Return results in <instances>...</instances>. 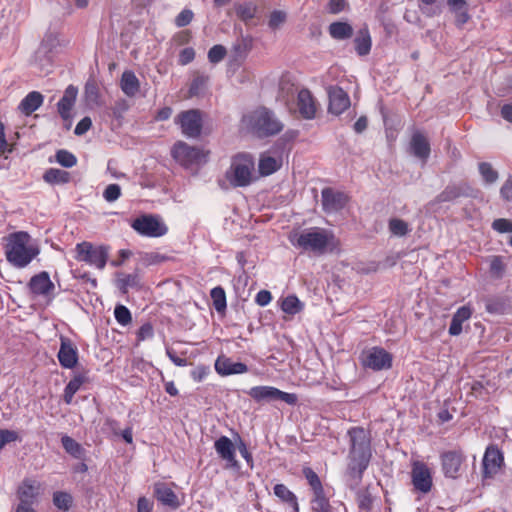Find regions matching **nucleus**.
<instances>
[{"instance_id": "nucleus-13", "label": "nucleus", "mask_w": 512, "mask_h": 512, "mask_svg": "<svg viewBox=\"0 0 512 512\" xmlns=\"http://www.w3.org/2000/svg\"><path fill=\"white\" fill-rule=\"evenodd\" d=\"M503 466L504 456L502 451L497 445H489L485 450L482 460L483 477L492 478L496 476Z\"/></svg>"}, {"instance_id": "nucleus-57", "label": "nucleus", "mask_w": 512, "mask_h": 512, "mask_svg": "<svg viewBox=\"0 0 512 512\" xmlns=\"http://www.w3.org/2000/svg\"><path fill=\"white\" fill-rule=\"evenodd\" d=\"M348 7L349 4L346 0H329L327 4V12L336 15L346 10Z\"/></svg>"}, {"instance_id": "nucleus-10", "label": "nucleus", "mask_w": 512, "mask_h": 512, "mask_svg": "<svg viewBox=\"0 0 512 512\" xmlns=\"http://www.w3.org/2000/svg\"><path fill=\"white\" fill-rule=\"evenodd\" d=\"M131 226L139 234L147 237H161L168 231L167 226L156 215H142L136 218Z\"/></svg>"}, {"instance_id": "nucleus-55", "label": "nucleus", "mask_w": 512, "mask_h": 512, "mask_svg": "<svg viewBox=\"0 0 512 512\" xmlns=\"http://www.w3.org/2000/svg\"><path fill=\"white\" fill-rule=\"evenodd\" d=\"M120 196L121 187L118 184H109L103 192V197L107 202H114Z\"/></svg>"}, {"instance_id": "nucleus-15", "label": "nucleus", "mask_w": 512, "mask_h": 512, "mask_svg": "<svg viewBox=\"0 0 512 512\" xmlns=\"http://www.w3.org/2000/svg\"><path fill=\"white\" fill-rule=\"evenodd\" d=\"M321 198L323 210L327 213L342 210L348 202V196L345 193L335 191L330 187L322 190Z\"/></svg>"}, {"instance_id": "nucleus-43", "label": "nucleus", "mask_w": 512, "mask_h": 512, "mask_svg": "<svg viewBox=\"0 0 512 512\" xmlns=\"http://www.w3.org/2000/svg\"><path fill=\"white\" fill-rule=\"evenodd\" d=\"M279 169L277 160L273 157H264L259 161V171L262 175H270Z\"/></svg>"}, {"instance_id": "nucleus-56", "label": "nucleus", "mask_w": 512, "mask_h": 512, "mask_svg": "<svg viewBox=\"0 0 512 512\" xmlns=\"http://www.w3.org/2000/svg\"><path fill=\"white\" fill-rule=\"evenodd\" d=\"M194 13L190 9H183L175 18V25L179 28L185 27L193 20Z\"/></svg>"}, {"instance_id": "nucleus-4", "label": "nucleus", "mask_w": 512, "mask_h": 512, "mask_svg": "<svg viewBox=\"0 0 512 512\" xmlns=\"http://www.w3.org/2000/svg\"><path fill=\"white\" fill-rule=\"evenodd\" d=\"M254 159L249 154H237L226 172V178L233 187H245L252 182Z\"/></svg>"}, {"instance_id": "nucleus-53", "label": "nucleus", "mask_w": 512, "mask_h": 512, "mask_svg": "<svg viewBox=\"0 0 512 512\" xmlns=\"http://www.w3.org/2000/svg\"><path fill=\"white\" fill-rule=\"evenodd\" d=\"M420 2V10L427 17H433L441 13V9L439 7H432L437 0H420Z\"/></svg>"}, {"instance_id": "nucleus-35", "label": "nucleus", "mask_w": 512, "mask_h": 512, "mask_svg": "<svg viewBox=\"0 0 512 512\" xmlns=\"http://www.w3.org/2000/svg\"><path fill=\"white\" fill-rule=\"evenodd\" d=\"M43 180L51 185L66 184L70 182L71 175L65 170L49 168L45 171Z\"/></svg>"}, {"instance_id": "nucleus-9", "label": "nucleus", "mask_w": 512, "mask_h": 512, "mask_svg": "<svg viewBox=\"0 0 512 512\" xmlns=\"http://www.w3.org/2000/svg\"><path fill=\"white\" fill-rule=\"evenodd\" d=\"M175 123L186 137L198 138L203 128L202 112L198 109L182 111L176 116Z\"/></svg>"}, {"instance_id": "nucleus-7", "label": "nucleus", "mask_w": 512, "mask_h": 512, "mask_svg": "<svg viewBox=\"0 0 512 512\" xmlns=\"http://www.w3.org/2000/svg\"><path fill=\"white\" fill-rule=\"evenodd\" d=\"M76 256L78 261L85 262L98 269L106 266L109 254L105 246H93L90 242H81L76 245Z\"/></svg>"}, {"instance_id": "nucleus-33", "label": "nucleus", "mask_w": 512, "mask_h": 512, "mask_svg": "<svg viewBox=\"0 0 512 512\" xmlns=\"http://www.w3.org/2000/svg\"><path fill=\"white\" fill-rule=\"evenodd\" d=\"M257 11V5L252 1L235 4L236 16L245 24H249L255 18Z\"/></svg>"}, {"instance_id": "nucleus-28", "label": "nucleus", "mask_w": 512, "mask_h": 512, "mask_svg": "<svg viewBox=\"0 0 512 512\" xmlns=\"http://www.w3.org/2000/svg\"><path fill=\"white\" fill-rule=\"evenodd\" d=\"M215 450L218 455L227 462L235 464V447L227 436H221L215 441Z\"/></svg>"}, {"instance_id": "nucleus-12", "label": "nucleus", "mask_w": 512, "mask_h": 512, "mask_svg": "<svg viewBox=\"0 0 512 512\" xmlns=\"http://www.w3.org/2000/svg\"><path fill=\"white\" fill-rule=\"evenodd\" d=\"M362 364L374 371L389 369L392 366V355L381 347H372L362 353Z\"/></svg>"}, {"instance_id": "nucleus-17", "label": "nucleus", "mask_w": 512, "mask_h": 512, "mask_svg": "<svg viewBox=\"0 0 512 512\" xmlns=\"http://www.w3.org/2000/svg\"><path fill=\"white\" fill-rule=\"evenodd\" d=\"M58 360L63 368L72 369L78 362V351L72 341L67 337H61Z\"/></svg>"}, {"instance_id": "nucleus-54", "label": "nucleus", "mask_w": 512, "mask_h": 512, "mask_svg": "<svg viewBox=\"0 0 512 512\" xmlns=\"http://www.w3.org/2000/svg\"><path fill=\"white\" fill-rule=\"evenodd\" d=\"M129 109V104L125 99H119L115 102V104L111 107L112 116L120 120L123 118L124 113Z\"/></svg>"}, {"instance_id": "nucleus-40", "label": "nucleus", "mask_w": 512, "mask_h": 512, "mask_svg": "<svg viewBox=\"0 0 512 512\" xmlns=\"http://www.w3.org/2000/svg\"><path fill=\"white\" fill-rule=\"evenodd\" d=\"M210 296L215 310L218 313L224 312L227 307L225 290L221 286L214 287L210 291Z\"/></svg>"}, {"instance_id": "nucleus-38", "label": "nucleus", "mask_w": 512, "mask_h": 512, "mask_svg": "<svg viewBox=\"0 0 512 512\" xmlns=\"http://www.w3.org/2000/svg\"><path fill=\"white\" fill-rule=\"evenodd\" d=\"M484 302L486 311L491 314H503L507 308L506 299L503 297H487Z\"/></svg>"}, {"instance_id": "nucleus-16", "label": "nucleus", "mask_w": 512, "mask_h": 512, "mask_svg": "<svg viewBox=\"0 0 512 512\" xmlns=\"http://www.w3.org/2000/svg\"><path fill=\"white\" fill-rule=\"evenodd\" d=\"M327 93L329 97L328 111L330 113L340 115L350 107V97L341 87L330 86Z\"/></svg>"}, {"instance_id": "nucleus-46", "label": "nucleus", "mask_w": 512, "mask_h": 512, "mask_svg": "<svg viewBox=\"0 0 512 512\" xmlns=\"http://www.w3.org/2000/svg\"><path fill=\"white\" fill-rule=\"evenodd\" d=\"M479 172L486 183L492 184L498 179V172L487 162L479 164Z\"/></svg>"}, {"instance_id": "nucleus-2", "label": "nucleus", "mask_w": 512, "mask_h": 512, "mask_svg": "<svg viewBox=\"0 0 512 512\" xmlns=\"http://www.w3.org/2000/svg\"><path fill=\"white\" fill-rule=\"evenodd\" d=\"M30 240V235L24 231L14 232L8 236L5 255L14 267H26L39 253L36 247L29 245Z\"/></svg>"}, {"instance_id": "nucleus-11", "label": "nucleus", "mask_w": 512, "mask_h": 512, "mask_svg": "<svg viewBox=\"0 0 512 512\" xmlns=\"http://www.w3.org/2000/svg\"><path fill=\"white\" fill-rule=\"evenodd\" d=\"M441 467L446 478L458 479L462 477L465 455L461 450H450L440 455Z\"/></svg>"}, {"instance_id": "nucleus-18", "label": "nucleus", "mask_w": 512, "mask_h": 512, "mask_svg": "<svg viewBox=\"0 0 512 512\" xmlns=\"http://www.w3.org/2000/svg\"><path fill=\"white\" fill-rule=\"evenodd\" d=\"M297 111L304 119H313L316 115V101L308 89H301L297 94Z\"/></svg>"}, {"instance_id": "nucleus-37", "label": "nucleus", "mask_w": 512, "mask_h": 512, "mask_svg": "<svg viewBox=\"0 0 512 512\" xmlns=\"http://www.w3.org/2000/svg\"><path fill=\"white\" fill-rule=\"evenodd\" d=\"M275 495L280 498L282 501L289 504L293 510V512H298V503L296 496L283 484H277L274 487Z\"/></svg>"}, {"instance_id": "nucleus-61", "label": "nucleus", "mask_w": 512, "mask_h": 512, "mask_svg": "<svg viewBox=\"0 0 512 512\" xmlns=\"http://www.w3.org/2000/svg\"><path fill=\"white\" fill-rule=\"evenodd\" d=\"M154 329L151 323H144L137 332V341H144L152 338Z\"/></svg>"}, {"instance_id": "nucleus-36", "label": "nucleus", "mask_w": 512, "mask_h": 512, "mask_svg": "<svg viewBox=\"0 0 512 512\" xmlns=\"http://www.w3.org/2000/svg\"><path fill=\"white\" fill-rule=\"evenodd\" d=\"M61 443L65 451L76 459L83 460L85 458V449L70 436H63Z\"/></svg>"}, {"instance_id": "nucleus-20", "label": "nucleus", "mask_w": 512, "mask_h": 512, "mask_svg": "<svg viewBox=\"0 0 512 512\" xmlns=\"http://www.w3.org/2000/svg\"><path fill=\"white\" fill-rule=\"evenodd\" d=\"M28 287L31 293L41 296H49L55 289L54 283L46 271L34 275L30 279Z\"/></svg>"}, {"instance_id": "nucleus-62", "label": "nucleus", "mask_w": 512, "mask_h": 512, "mask_svg": "<svg viewBox=\"0 0 512 512\" xmlns=\"http://www.w3.org/2000/svg\"><path fill=\"white\" fill-rule=\"evenodd\" d=\"M471 315H472L471 308L468 306H462L457 309V311L454 313L452 319L463 324V322L468 320L471 317Z\"/></svg>"}, {"instance_id": "nucleus-6", "label": "nucleus", "mask_w": 512, "mask_h": 512, "mask_svg": "<svg viewBox=\"0 0 512 512\" xmlns=\"http://www.w3.org/2000/svg\"><path fill=\"white\" fill-rule=\"evenodd\" d=\"M249 125L259 136H271L278 134L283 129V124L274 113L265 107L253 111L249 116Z\"/></svg>"}, {"instance_id": "nucleus-19", "label": "nucleus", "mask_w": 512, "mask_h": 512, "mask_svg": "<svg viewBox=\"0 0 512 512\" xmlns=\"http://www.w3.org/2000/svg\"><path fill=\"white\" fill-rule=\"evenodd\" d=\"M409 148L411 154L423 162H426L430 156V143L427 137L421 131L417 130L412 134Z\"/></svg>"}, {"instance_id": "nucleus-21", "label": "nucleus", "mask_w": 512, "mask_h": 512, "mask_svg": "<svg viewBox=\"0 0 512 512\" xmlns=\"http://www.w3.org/2000/svg\"><path fill=\"white\" fill-rule=\"evenodd\" d=\"M77 94L78 89L73 85H69L65 89L62 98L59 100L57 104L58 113L61 116V118L65 121L71 118V110L75 105Z\"/></svg>"}, {"instance_id": "nucleus-47", "label": "nucleus", "mask_w": 512, "mask_h": 512, "mask_svg": "<svg viewBox=\"0 0 512 512\" xmlns=\"http://www.w3.org/2000/svg\"><path fill=\"white\" fill-rule=\"evenodd\" d=\"M389 230L396 236H404L408 233L409 228L404 220L393 218L389 221Z\"/></svg>"}, {"instance_id": "nucleus-52", "label": "nucleus", "mask_w": 512, "mask_h": 512, "mask_svg": "<svg viewBox=\"0 0 512 512\" xmlns=\"http://www.w3.org/2000/svg\"><path fill=\"white\" fill-rule=\"evenodd\" d=\"M505 271V264L501 256H493L490 261V272L496 278H501Z\"/></svg>"}, {"instance_id": "nucleus-30", "label": "nucleus", "mask_w": 512, "mask_h": 512, "mask_svg": "<svg viewBox=\"0 0 512 512\" xmlns=\"http://www.w3.org/2000/svg\"><path fill=\"white\" fill-rule=\"evenodd\" d=\"M88 382V377L85 373L75 375L66 385L63 394V400L66 404H71L74 395L79 391L81 386Z\"/></svg>"}, {"instance_id": "nucleus-44", "label": "nucleus", "mask_w": 512, "mask_h": 512, "mask_svg": "<svg viewBox=\"0 0 512 512\" xmlns=\"http://www.w3.org/2000/svg\"><path fill=\"white\" fill-rule=\"evenodd\" d=\"M56 161L65 168H71L77 163V158L71 152L61 149L56 152Z\"/></svg>"}, {"instance_id": "nucleus-49", "label": "nucleus", "mask_w": 512, "mask_h": 512, "mask_svg": "<svg viewBox=\"0 0 512 512\" xmlns=\"http://www.w3.org/2000/svg\"><path fill=\"white\" fill-rule=\"evenodd\" d=\"M115 319L121 325H128L132 321L129 309L124 305H117L114 310Z\"/></svg>"}, {"instance_id": "nucleus-23", "label": "nucleus", "mask_w": 512, "mask_h": 512, "mask_svg": "<svg viewBox=\"0 0 512 512\" xmlns=\"http://www.w3.org/2000/svg\"><path fill=\"white\" fill-rule=\"evenodd\" d=\"M157 499L166 506L177 508L181 505L179 496L165 482H158L155 486Z\"/></svg>"}, {"instance_id": "nucleus-24", "label": "nucleus", "mask_w": 512, "mask_h": 512, "mask_svg": "<svg viewBox=\"0 0 512 512\" xmlns=\"http://www.w3.org/2000/svg\"><path fill=\"white\" fill-rule=\"evenodd\" d=\"M120 88L122 92L132 98L135 97L140 90V81L131 70H125L120 79Z\"/></svg>"}, {"instance_id": "nucleus-31", "label": "nucleus", "mask_w": 512, "mask_h": 512, "mask_svg": "<svg viewBox=\"0 0 512 512\" xmlns=\"http://www.w3.org/2000/svg\"><path fill=\"white\" fill-rule=\"evenodd\" d=\"M43 103V95L40 92L32 91L28 93L21 101L19 109L25 115H30L36 111Z\"/></svg>"}, {"instance_id": "nucleus-58", "label": "nucleus", "mask_w": 512, "mask_h": 512, "mask_svg": "<svg viewBox=\"0 0 512 512\" xmlns=\"http://www.w3.org/2000/svg\"><path fill=\"white\" fill-rule=\"evenodd\" d=\"M19 435L14 430L0 429V450L8 443L17 441Z\"/></svg>"}, {"instance_id": "nucleus-60", "label": "nucleus", "mask_w": 512, "mask_h": 512, "mask_svg": "<svg viewBox=\"0 0 512 512\" xmlns=\"http://www.w3.org/2000/svg\"><path fill=\"white\" fill-rule=\"evenodd\" d=\"M195 58V50L192 47L184 48L180 51L178 62L180 65H187Z\"/></svg>"}, {"instance_id": "nucleus-39", "label": "nucleus", "mask_w": 512, "mask_h": 512, "mask_svg": "<svg viewBox=\"0 0 512 512\" xmlns=\"http://www.w3.org/2000/svg\"><path fill=\"white\" fill-rule=\"evenodd\" d=\"M412 480H432L430 468L422 461L412 462Z\"/></svg>"}, {"instance_id": "nucleus-51", "label": "nucleus", "mask_w": 512, "mask_h": 512, "mask_svg": "<svg viewBox=\"0 0 512 512\" xmlns=\"http://www.w3.org/2000/svg\"><path fill=\"white\" fill-rule=\"evenodd\" d=\"M85 97L89 103L98 104L100 93L99 88L95 82H87L85 85Z\"/></svg>"}, {"instance_id": "nucleus-41", "label": "nucleus", "mask_w": 512, "mask_h": 512, "mask_svg": "<svg viewBox=\"0 0 512 512\" xmlns=\"http://www.w3.org/2000/svg\"><path fill=\"white\" fill-rule=\"evenodd\" d=\"M302 303L295 295H289L283 299L281 308L282 310L291 315H295L296 313L302 310Z\"/></svg>"}, {"instance_id": "nucleus-27", "label": "nucleus", "mask_w": 512, "mask_h": 512, "mask_svg": "<svg viewBox=\"0 0 512 512\" xmlns=\"http://www.w3.org/2000/svg\"><path fill=\"white\" fill-rule=\"evenodd\" d=\"M39 494V482H24L18 489V497L22 504H34Z\"/></svg>"}, {"instance_id": "nucleus-50", "label": "nucleus", "mask_w": 512, "mask_h": 512, "mask_svg": "<svg viewBox=\"0 0 512 512\" xmlns=\"http://www.w3.org/2000/svg\"><path fill=\"white\" fill-rule=\"evenodd\" d=\"M287 19V15L284 11L274 10L271 12L269 16L268 25L271 29H278L281 25L285 23Z\"/></svg>"}, {"instance_id": "nucleus-25", "label": "nucleus", "mask_w": 512, "mask_h": 512, "mask_svg": "<svg viewBox=\"0 0 512 512\" xmlns=\"http://www.w3.org/2000/svg\"><path fill=\"white\" fill-rule=\"evenodd\" d=\"M353 43L355 51L359 56H366L370 53L372 40L366 25L357 31Z\"/></svg>"}, {"instance_id": "nucleus-63", "label": "nucleus", "mask_w": 512, "mask_h": 512, "mask_svg": "<svg viewBox=\"0 0 512 512\" xmlns=\"http://www.w3.org/2000/svg\"><path fill=\"white\" fill-rule=\"evenodd\" d=\"M92 126V120L90 117H84L81 119L75 127L74 133L78 136L85 134Z\"/></svg>"}, {"instance_id": "nucleus-1", "label": "nucleus", "mask_w": 512, "mask_h": 512, "mask_svg": "<svg viewBox=\"0 0 512 512\" xmlns=\"http://www.w3.org/2000/svg\"><path fill=\"white\" fill-rule=\"evenodd\" d=\"M349 451L347 455V475L361 479L372 458L371 433L363 427H352L347 431Z\"/></svg>"}, {"instance_id": "nucleus-64", "label": "nucleus", "mask_w": 512, "mask_h": 512, "mask_svg": "<svg viewBox=\"0 0 512 512\" xmlns=\"http://www.w3.org/2000/svg\"><path fill=\"white\" fill-rule=\"evenodd\" d=\"M153 501L147 499L146 497H140L137 503V512H152L153 511Z\"/></svg>"}, {"instance_id": "nucleus-59", "label": "nucleus", "mask_w": 512, "mask_h": 512, "mask_svg": "<svg viewBox=\"0 0 512 512\" xmlns=\"http://www.w3.org/2000/svg\"><path fill=\"white\" fill-rule=\"evenodd\" d=\"M492 228L499 233H512V221L505 218L495 219Z\"/></svg>"}, {"instance_id": "nucleus-14", "label": "nucleus", "mask_w": 512, "mask_h": 512, "mask_svg": "<svg viewBox=\"0 0 512 512\" xmlns=\"http://www.w3.org/2000/svg\"><path fill=\"white\" fill-rule=\"evenodd\" d=\"M477 190L472 188L466 182L457 184H449L445 189L437 195L436 201L438 203L452 202L460 197H476Z\"/></svg>"}, {"instance_id": "nucleus-5", "label": "nucleus", "mask_w": 512, "mask_h": 512, "mask_svg": "<svg viewBox=\"0 0 512 512\" xmlns=\"http://www.w3.org/2000/svg\"><path fill=\"white\" fill-rule=\"evenodd\" d=\"M332 239L333 235L326 230L312 228L303 231L295 239H291V242L296 247L321 255L325 253Z\"/></svg>"}, {"instance_id": "nucleus-48", "label": "nucleus", "mask_w": 512, "mask_h": 512, "mask_svg": "<svg viewBox=\"0 0 512 512\" xmlns=\"http://www.w3.org/2000/svg\"><path fill=\"white\" fill-rule=\"evenodd\" d=\"M227 54V50L223 45L217 44L208 51V60L210 63L216 64L221 62Z\"/></svg>"}, {"instance_id": "nucleus-3", "label": "nucleus", "mask_w": 512, "mask_h": 512, "mask_svg": "<svg viewBox=\"0 0 512 512\" xmlns=\"http://www.w3.org/2000/svg\"><path fill=\"white\" fill-rule=\"evenodd\" d=\"M209 150L191 146L184 141H177L172 149L171 156L184 168L200 167L208 162Z\"/></svg>"}, {"instance_id": "nucleus-45", "label": "nucleus", "mask_w": 512, "mask_h": 512, "mask_svg": "<svg viewBox=\"0 0 512 512\" xmlns=\"http://www.w3.org/2000/svg\"><path fill=\"white\" fill-rule=\"evenodd\" d=\"M53 503L58 509L68 511L72 504V497L66 492H56L53 496Z\"/></svg>"}, {"instance_id": "nucleus-22", "label": "nucleus", "mask_w": 512, "mask_h": 512, "mask_svg": "<svg viewBox=\"0 0 512 512\" xmlns=\"http://www.w3.org/2000/svg\"><path fill=\"white\" fill-rule=\"evenodd\" d=\"M215 370L222 376L232 374H242L248 371L246 364L242 362H234L226 356H219L215 362Z\"/></svg>"}, {"instance_id": "nucleus-8", "label": "nucleus", "mask_w": 512, "mask_h": 512, "mask_svg": "<svg viewBox=\"0 0 512 512\" xmlns=\"http://www.w3.org/2000/svg\"><path fill=\"white\" fill-rule=\"evenodd\" d=\"M248 395L258 403L283 401L295 405L298 397L294 393H287L272 386H255L248 391Z\"/></svg>"}, {"instance_id": "nucleus-32", "label": "nucleus", "mask_w": 512, "mask_h": 512, "mask_svg": "<svg viewBox=\"0 0 512 512\" xmlns=\"http://www.w3.org/2000/svg\"><path fill=\"white\" fill-rule=\"evenodd\" d=\"M328 32L335 40H346L353 36V27L348 22L335 21L329 25Z\"/></svg>"}, {"instance_id": "nucleus-42", "label": "nucleus", "mask_w": 512, "mask_h": 512, "mask_svg": "<svg viewBox=\"0 0 512 512\" xmlns=\"http://www.w3.org/2000/svg\"><path fill=\"white\" fill-rule=\"evenodd\" d=\"M253 47V39L250 36H242L233 45V52L240 57L246 56Z\"/></svg>"}, {"instance_id": "nucleus-26", "label": "nucleus", "mask_w": 512, "mask_h": 512, "mask_svg": "<svg viewBox=\"0 0 512 512\" xmlns=\"http://www.w3.org/2000/svg\"><path fill=\"white\" fill-rule=\"evenodd\" d=\"M313 491L312 508L316 512H328L329 501L325 495L322 482H310Z\"/></svg>"}, {"instance_id": "nucleus-29", "label": "nucleus", "mask_w": 512, "mask_h": 512, "mask_svg": "<svg viewBox=\"0 0 512 512\" xmlns=\"http://www.w3.org/2000/svg\"><path fill=\"white\" fill-rule=\"evenodd\" d=\"M450 11L455 15V24L462 27L468 22L470 16L468 14V5L465 0H447Z\"/></svg>"}, {"instance_id": "nucleus-34", "label": "nucleus", "mask_w": 512, "mask_h": 512, "mask_svg": "<svg viewBox=\"0 0 512 512\" xmlns=\"http://www.w3.org/2000/svg\"><path fill=\"white\" fill-rule=\"evenodd\" d=\"M141 279L138 273L125 274L118 273L116 279V286L123 293L126 294L129 288H139Z\"/></svg>"}]
</instances>
